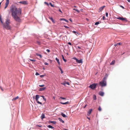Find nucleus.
I'll use <instances>...</instances> for the list:
<instances>
[{"label":"nucleus","mask_w":130,"mask_h":130,"mask_svg":"<svg viewBox=\"0 0 130 130\" xmlns=\"http://www.w3.org/2000/svg\"><path fill=\"white\" fill-rule=\"evenodd\" d=\"M0 88H1V89L2 91H3L4 90H3V89L1 87H0Z\"/></svg>","instance_id":"nucleus-58"},{"label":"nucleus","mask_w":130,"mask_h":130,"mask_svg":"<svg viewBox=\"0 0 130 130\" xmlns=\"http://www.w3.org/2000/svg\"><path fill=\"white\" fill-rule=\"evenodd\" d=\"M61 84L64 85V86L66 85V83H61Z\"/></svg>","instance_id":"nucleus-39"},{"label":"nucleus","mask_w":130,"mask_h":130,"mask_svg":"<svg viewBox=\"0 0 130 130\" xmlns=\"http://www.w3.org/2000/svg\"><path fill=\"white\" fill-rule=\"evenodd\" d=\"M64 130H68L67 129H64Z\"/></svg>","instance_id":"nucleus-62"},{"label":"nucleus","mask_w":130,"mask_h":130,"mask_svg":"<svg viewBox=\"0 0 130 130\" xmlns=\"http://www.w3.org/2000/svg\"><path fill=\"white\" fill-rule=\"evenodd\" d=\"M62 58L63 60V61L65 62H66L67 61V60L64 59L63 56V55H62Z\"/></svg>","instance_id":"nucleus-22"},{"label":"nucleus","mask_w":130,"mask_h":130,"mask_svg":"<svg viewBox=\"0 0 130 130\" xmlns=\"http://www.w3.org/2000/svg\"><path fill=\"white\" fill-rule=\"evenodd\" d=\"M36 43L38 45H40V43L39 41H37Z\"/></svg>","instance_id":"nucleus-31"},{"label":"nucleus","mask_w":130,"mask_h":130,"mask_svg":"<svg viewBox=\"0 0 130 130\" xmlns=\"http://www.w3.org/2000/svg\"><path fill=\"white\" fill-rule=\"evenodd\" d=\"M64 27H65L66 28H69L68 27V26H64Z\"/></svg>","instance_id":"nucleus-44"},{"label":"nucleus","mask_w":130,"mask_h":130,"mask_svg":"<svg viewBox=\"0 0 130 130\" xmlns=\"http://www.w3.org/2000/svg\"><path fill=\"white\" fill-rule=\"evenodd\" d=\"M39 86L40 87H43L44 86V85H39Z\"/></svg>","instance_id":"nucleus-40"},{"label":"nucleus","mask_w":130,"mask_h":130,"mask_svg":"<svg viewBox=\"0 0 130 130\" xmlns=\"http://www.w3.org/2000/svg\"><path fill=\"white\" fill-rule=\"evenodd\" d=\"M77 48H78V49H81V47L80 46H77Z\"/></svg>","instance_id":"nucleus-41"},{"label":"nucleus","mask_w":130,"mask_h":130,"mask_svg":"<svg viewBox=\"0 0 130 130\" xmlns=\"http://www.w3.org/2000/svg\"><path fill=\"white\" fill-rule=\"evenodd\" d=\"M59 11L60 12H61V13H62V12L61 11V10L60 9H59Z\"/></svg>","instance_id":"nucleus-55"},{"label":"nucleus","mask_w":130,"mask_h":130,"mask_svg":"<svg viewBox=\"0 0 130 130\" xmlns=\"http://www.w3.org/2000/svg\"><path fill=\"white\" fill-rule=\"evenodd\" d=\"M0 19L1 21V23H3V21H2V19H1V17H0Z\"/></svg>","instance_id":"nucleus-53"},{"label":"nucleus","mask_w":130,"mask_h":130,"mask_svg":"<svg viewBox=\"0 0 130 130\" xmlns=\"http://www.w3.org/2000/svg\"><path fill=\"white\" fill-rule=\"evenodd\" d=\"M42 125H36V127H42Z\"/></svg>","instance_id":"nucleus-30"},{"label":"nucleus","mask_w":130,"mask_h":130,"mask_svg":"<svg viewBox=\"0 0 130 130\" xmlns=\"http://www.w3.org/2000/svg\"><path fill=\"white\" fill-rule=\"evenodd\" d=\"M107 77H104L103 78V80L99 83V85L102 87L105 86H106V80L107 79Z\"/></svg>","instance_id":"nucleus-3"},{"label":"nucleus","mask_w":130,"mask_h":130,"mask_svg":"<svg viewBox=\"0 0 130 130\" xmlns=\"http://www.w3.org/2000/svg\"><path fill=\"white\" fill-rule=\"evenodd\" d=\"M72 32L74 34H76V32L75 31H72ZM77 33L78 34V33H77Z\"/></svg>","instance_id":"nucleus-49"},{"label":"nucleus","mask_w":130,"mask_h":130,"mask_svg":"<svg viewBox=\"0 0 130 130\" xmlns=\"http://www.w3.org/2000/svg\"><path fill=\"white\" fill-rule=\"evenodd\" d=\"M59 69H60V71H61V74H62V73H63V71H62V69H61V68L60 67H59Z\"/></svg>","instance_id":"nucleus-28"},{"label":"nucleus","mask_w":130,"mask_h":130,"mask_svg":"<svg viewBox=\"0 0 130 130\" xmlns=\"http://www.w3.org/2000/svg\"><path fill=\"white\" fill-rule=\"evenodd\" d=\"M87 118L89 120H90V118L89 117H87Z\"/></svg>","instance_id":"nucleus-61"},{"label":"nucleus","mask_w":130,"mask_h":130,"mask_svg":"<svg viewBox=\"0 0 130 130\" xmlns=\"http://www.w3.org/2000/svg\"><path fill=\"white\" fill-rule=\"evenodd\" d=\"M115 61L113 60L111 62L110 64L111 65H113L115 64Z\"/></svg>","instance_id":"nucleus-26"},{"label":"nucleus","mask_w":130,"mask_h":130,"mask_svg":"<svg viewBox=\"0 0 130 130\" xmlns=\"http://www.w3.org/2000/svg\"><path fill=\"white\" fill-rule=\"evenodd\" d=\"M73 59H75V60H76L77 59V58H76V57H74L73 58Z\"/></svg>","instance_id":"nucleus-52"},{"label":"nucleus","mask_w":130,"mask_h":130,"mask_svg":"<svg viewBox=\"0 0 130 130\" xmlns=\"http://www.w3.org/2000/svg\"><path fill=\"white\" fill-rule=\"evenodd\" d=\"M41 118L42 119H43L45 118V115L44 114H42L41 116Z\"/></svg>","instance_id":"nucleus-19"},{"label":"nucleus","mask_w":130,"mask_h":130,"mask_svg":"<svg viewBox=\"0 0 130 130\" xmlns=\"http://www.w3.org/2000/svg\"><path fill=\"white\" fill-rule=\"evenodd\" d=\"M46 51H47V52H50V50L49 49H47L46 50Z\"/></svg>","instance_id":"nucleus-51"},{"label":"nucleus","mask_w":130,"mask_h":130,"mask_svg":"<svg viewBox=\"0 0 130 130\" xmlns=\"http://www.w3.org/2000/svg\"><path fill=\"white\" fill-rule=\"evenodd\" d=\"M66 84H67L69 85V84L68 82H65Z\"/></svg>","instance_id":"nucleus-38"},{"label":"nucleus","mask_w":130,"mask_h":130,"mask_svg":"<svg viewBox=\"0 0 130 130\" xmlns=\"http://www.w3.org/2000/svg\"><path fill=\"white\" fill-rule=\"evenodd\" d=\"M117 19L121 20H122V21H124L126 20V18H124L122 17H120L118 18H117Z\"/></svg>","instance_id":"nucleus-9"},{"label":"nucleus","mask_w":130,"mask_h":130,"mask_svg":"<svg viewBox=\"0 0 130 130\" xmlns=\"http://www.w3.org/2000/svg\"><path fill=\"white\" fill-rule=\"evenodd\" d=\"M60 20H63L65 21L66 22H68V21L64 19H60Z\"/></svg>","instance_id":"nucleus-25"},{"label":"nucleus","mask_w":130,"mask_h":130,"mask_svg":"<svg viewBox=\"0 0 130 130\" xmlns=\"http://www.w3.org/2000/svg\"><path fill=\"white\" fill-rule=\"evenodd\" d=\"M99 94L102 96H103L104 95V93L102 91H100L99 92Z\"/></svg>","instance_id":"nucleus-13"},{"label":"nucleus","mask_w":130,"mask_h":130,"mask_svg":"<svg viewBox=\"0 0 130 130\" xmlns=\"http://www.w3.org/2000/svg\"><path fill=\"white\" fill-rule=\"evenodd\" d=\"M36 75H39V74L38 72H36Z\"/></svg>","instance_id":"nucleus-46"},{"label":"nucleus","mask_w":130,"mask_h":130,"mask_svg":"<svg viewBox=\"0 0 130 130\" xmlns=\"http://www.w3.org/2000/svg\"><path fill=\"white\" fill-rule=\"evenodd\" d=\"M74 7H76V6H74Z\"/></svg>","instance_id":"nucleus-64"},{"label":"nucleus","mask_w":130,"mask_h":130,"mask_svg":"<svg viewBox=\"0 0 130 130\" xmlns=\"http://www.w3.org/2000/svg\"><path fill=\"white\" fill-rule=\"evenodd\" d=\"M10 20L7 18L6 19V21H5L6 25H9L10 23Z\"/></svg>","instance_id":"nucleus-6"},{"label":"nucleus","mask_w":130,"mask_h":130,"mask_svg":"<svg viewBox=\"0 0 130 130\" xmlns=\"http://www.w3.org/2000/svg\"><path fill=\"white\" fill-rule=\"evenodd\" d=\"M45 76V75H40V76L41 77H44Z\"/></svg>","instance_id":"nucleus-42"},{"label":"nucleus","mask_w":130,"mask_h":130,"mask_svg":"<svg viewBox=\"0 0 130 130\" xmlns=\"http://www.w3.org/2000/svg\"><path fill=\"white\" fill-rule=\"evenodd\" d=\"M117 44L118 45H121L122 44V43H117Z\"/></svg>","instance_id":"nucleus-48"},{"label":"nucleus","mask_w":130,"mask_h":130,"mask_svg":"<svg viewBox=\"0 0 130 130\" xmlns=\"http://www.w3.org/2000/svg\"><path fill=\"white\" fill-rule=\"evenodd\" d=\"M93 99L94 100H96V96L95 95H93Z\"/></svg>","instance_id":"nucleus-32"},{"label":"nucleus","mask_w":130,"mask_h":130,"mask_svg":"<svg viewBox=\"0 0 130 130\" xmlns=\"http://www.w3.org/2000/svg\"><path fill=\"white\" fill-rule=\"evenodd\" d=\"M127 1L128 2L130 3V0H127Z\"/></svg>","instance_id":"nucleus-59"},{"label":"nucleus","mask_w":130,"mask_h":130,"mask_svg":"<svg viewBox=\"0 0 130 130\" xmlns=\"http://www.w3.org/2000/svg\"><path fill=\"white\" fill-rule=\"evenodd\" d=\"M99 24V23L98 22H97L95 23V25H98Z\"/></svg>","instance_id":"nucleus-35"},{"label":"nucleus","mask_w":130,"mask_h":130,"mask_svg":"<svg viewBox=\"0 0 130 130\" xmlns=\"http://www.w3.org/2000/svg\"><path fill=\"white\" fill-rule=\"evenodd\" d=\"M36 55L37 56H39L40 58H42V56L41 55L38 54V53H36Z\"/></svg>","instance_id":"nucleus-27"},{"label":"nucleus","mask_w":130,"mask_h":130,"mask_svg":"<svg viewBox=\"0 0 130 130\" xmlns=\"http://www.w3.org/2000/svg\"><path fill=\"white\" fill-rule=\"evenodd\" d=\"M49 4L51 7H54V6L51 3H49Z\"/></svg>","instance_id":"nucleus-37"},{"label":"nucleus","mask_w":130,"mask_h":130,"mask_svg":"<svg viewBox=\"0 0 130 130\" xmlns=\"http://www.w3.org/2000/svg\"><path fill=\"white\" fill-rule=\"evenodd\" d=\"M98 110L99 111H101L102 110V109L101 108L100 106H99L98 108Z\"/></svg>","instance_id":"nucleus-29"},{"label":"nucleus","mask_w":130,"mask_h":130,"mask_svg":"<svg viewBox=\"0 0 130 130\" xmlns=\"http://www.w3.org/2000/svg\"><path fill=\"white\" fill-rule=\"evenodd\" d=\"M9 0H6L5 3V9L8 6L9 4Z\"/></svg>","instance_id":"nucleus-5"},{"label":"nucleus","mask_w":130,"mask_h":130,"mask_svg":"<svg viewBox=\"0 0 130 130\" xmlns=\"http://www.w3.org/2000/svg\"><path fill=\"white\" fill-rule=\"evenodd\" d=\"M73 10H75L76 11L78 12H79V10H77V9H76L74 8V9H73Z\"/></svg>","instance_id":"nucleus-33"},{"label":"nucleus","mask_w":130,"mask_h":130,"mask_svg":"<svg viewBox=\"0 0 130 130\" xmlns=\"http://www.w3.org/2000/svg\"><path fill=\"white\" fill-rule=\"evenodd\" d=\"M10 11L12 17L15 21L18 22H21L19 17L21 13V9L20 8L17 9L15 6L12 5L10 8Z\"/></svg>","instance_id":"nucleus-1"},{"label":"nucleus","mask_w":130,"mask_h":130,"mask_svg":"<svg viewBox=\"0 0 130 130\" xmlns=\"http://www.w3.org/2000/svg\"><path fill=\"white\" fill-rule=\"evenodd\" d=\"M47 127L49 128H51L52 129H53L54 128V127H53L51 125H48Z\"/></svg>","instance_id":"nucleus-24"},{"label":"nucleus","mask_w":130,"mask_h":130,"mask_svg":"<svg viewBox=\"0 0 130 130\" xmlns=\"http://www.w3.org/2000/svg\"><path fill=\"white\" fill-rule=\"evenodd\" d=\"M60 98L62 100H65L66 99L65 98L63 97H60Z\"/></svg>","instance_id":"nucleus-43"},{"label":"nucleus","mask_w":130,"mask_h":130,"mask_svg":"<svg viewBox=\"0 0 130 130\" xmlns=\"http://www.w3.org/2000/svg\"><path fill=\"white\" fill-rule=\"evenodd\" d=\"M117 45H117V44H114V46L115 47H116V46Z\"/></svg>","instance_id":"nucleus-57"},{"label":"nucleus","mask_w":130,"mask_h":130,"mask_svg":"<svg viewBox=\"0 0 130 130\" xmlns=\"http://www.w3.org/2000/svg\"><path fill=\"white\" fill-rule=\"evenodd\" d=\"M76 61L77 62L79 63H82L83 62L82 59L79 60L77 59L76 60Z\"/></svg>","instance_id":"nucleus-10"},{"label":"nucleus","mask_w":130,"mask_h":130,"mask_svg":"<svg viewBox=\"0 0 130 130\" xmlns=\"http://www.w3.org/2000/svg\"><path fill=\"white\" fill-rule=\"evenodd\" d=\"M60 103L63 105L66 104H68L69 103V102H67L65 103H62V102H61Z\"/></svg>","instance_id":"nucleus-18"},{"label":"nucleus","mask_w":130,"mask_h":130,"mask_svg":"<svg viewBox=\"0 0 130 130\" xmlns=\"http://www.w3.org/2000/svg\"><path fill=\"white\" fill-rule=\"evenodd\" d=\"M19 3L22 4L24 5H27L28 4L27 2L25 1H21L19 2Z\"/></svg>","instance_id":"nucleus-8"},{"label":"nucleus","mask_w":130,"mask_h":130,"mask_svg":"<svg viewBox=\"0 0 130 130\" xmlns=\"http://www.w3.org/2000/svg\"><path fill=\"white\" fill-rule=\"evenodd\" d=\"M46 88L45 87L43 88H40L39 89V91H43V90H45L46 89Z\"/></svg>","instance_id":"nucleus-15"},{"label":"nucleus","mask_w":130,"mask_h":130,"mask_svg":"<svg viewBox=\"0 0 130 130\" xmlns=\"http://www.w3.org/2000/svg\"><path fill=\"white\" fill-rule=\"evenodd\" d=\"M69 20H70L72 22V20L71 19H69Z\"/></svg>","instance_id":"nucleus-60"},{"label":"nucleus","mask_w":130,"mask_h":130,"mask_svg":"<svg viewBox=\"0 0 130 130\" xmlns=\"http://www.w3.org/2000/svg\"><path fill=\"white\" fill-rule=\"evenodd\" d=\"M55 59L57 61V62L58 63V64L59 65L60 64V63L59 61V59L58 58H55Z\"/></svg>","instance_id":"nucleus-17"},{"label":"nucleus","mask_w":130,"mask_h":130,"mask_svg":"<svg viewBox=\"0 0 130 130\" xmlns=\"http://www.w3.org/2000/svg\"><path fill=\"white\" fill-rule=\"evenodd\" d=\"M97 84L93 83L89 87L92 89H94L96 88V86L97 85Z\"/></svg>","instance_id":"nucleus-4"},{"label":"nucleus","mask_w":130,"mask_h":130,"mask_svg":"<svg viewBox=\"0 0 130 130\" xmlns=\"http://www.w3.org/2000/svg\"><path fill=\"white\" fill-rule=\"evenodd\" d=\"M102 19L103 20H104L105 19V16H103Z\"/></svg>","instance_id":"nucleus-54"},{"label":"nucleus","mask_w":130,"mask_h":130,"mask_svg":"<svg viewBox=\"0 0 130 130\" xmlns=\"http://www.w3.org/2000/svg\"><path fill=\"white\" fill-rule=\"evenodd\" d=\"M86 105H85V106H84V108H85V107H86Z\"/></svg>","instance_id":"nucleus-63"},{"label":"nucleus","mask_w":130,"mask_h":130,"mask_svg":"<svg viewBox=\"0 0 130 130\" xmlns=\"http://www.w3.org/2000/svg\"><path fill=\"white\" fill-rule=\"evenodd\" d=\"M58 119L60 122H62V123H64V121L62 120V119L61 118H58Z\"/></svg>","instance_id":"nucleus-16"},{"label":"nucleus","mask_w":130,"mask_h":130,"mask_svg":"<svg viewBox=\"0 0 130 130\" xmlns=\"http://www.w3.org/2000/svg\"><path fill=\"white\" fill-rule=\"evenodd\" d=\"M108 13L107 12H106V17H108Z\"/></svg>","instance_id":"nucleus-47"},{"label":"nucleus","mask_w":130,"mask_h":130,"mask_svg":"<svg viewBox=\"0 0 130 130\" xmlns=\"http://www.w3.org/2000/svg\"><path fill=\"white\" fill-rule=\"evenodd\" d=\"M61 115L63 117L65 118L67 117V116H66V115L63 113H61Z\"/></svg>","instance_id":"nucleus-23"},{"label":"nucleus","mask_w":130,"mask_h":130,"mask_svg":"<svg viewBox=\"0 0 130 130\" xmlns=\"http://www.w3.org/2000/svg\"><path fill=\"white\" fill-rule=\"evenodd\" d=\"M29 60H30V61H33V62H35L36 61V60H34V59H29Z\"/></svg>","instance_id":"nucleus-34"},{"label":"nucleus","mask_w":130,"mask_h":130,"mask_svg":"<svg viewBox=\"0 0 130 130\" xmlns=\"http://www.w3.org/2000/svg\"><path fill=\"white\" fill-rule=\"evenodd\" d=\"M92 111V109H90L88 111V113L87 114V115L88 116H89L91 114Z\"/></svg>","instance_id":"nucleus-11"},{"label":"nucleus","mask_w":130,"mask_h":130,"mask_svg":"<svg viewBox=\"0 0 130 130\" xmlns=\"http://www.w3.org/2000/svg\"><path fill=\"white\" fill-rule=\"evenodd\" d=\"M44 3L45 4H46V5H47V6H48L49 5V4H48V3H47V2H44Z\"/></svg>","instance_id":"nucleus-36"},{"label":"nucleus","mask_w":130,"mask_h":130,"mask_svg":"<svg viewBox=\"0 0 130 130\" xmlns=\"http://www.w3.org/2000/svg\"><path fill=\"white\" fill-rule=\"evenodd\" d=\"M44 64L46 65H48V64L47 62H45L44 63Z\"/></svg>","instance_id":"nucleus-45"},{"label":"nucleus","mask_w":130,"mask_h":130,"mask_svg":"<svg viewBox=\"0 0 130 130\" xmlns=\"http://www.w3.org/2000/svg\"><path fill=\"white\" fill-rule=\"evenodd\" d=\"M50 123H52V124H55L56 123V122L55 121H49Z\"/></svg>","instance_id":"nucleus-21"},{"label":"nucleus","mask_w":130,"mask_h":130,"mask_svg":"<svg viewBox=\"0 0 130 130\" xmlns=\"http://www.w3.org/2000/svg\"><path fill=\"white\" fill-rule=\"evenodd\" d=\"M105 7V6H104L102 7H101L100 8L99 10V12L100 11H101Z\"/></svg>","instance_id":"nucleus-12"},{"label":"nucleus","mask_w":130,"mask_h":130,"mask_svg":"<svg viewBox=\"0 0 130 130\" xmlns=\"http://www.w3.org/2000/svg\"><path fill=\"white\" fill-rule=\"evenodd\" d=\"M48 18L52 21L54 23H55V22L53 19L52 17L49 16Z\"/></svg>","instance_id":"nucleus-14"},{"label":"nucleus","mask_w":130,"mask_h":130,"mask_svg":"<svg viewBox=\"0 0 130 130\" xmlns=\"http://www.w3.org/2000/svg\"><path fill=\"white\" fill-rule=\"evenodd\" d=\"M40 96L42 97L43 98V99L44 100L45 102H46V99L45 98H44V96L43 95L40 96L39 95H36L35 99L37 103L39 104H40L42 105V103L38 101L39 99L40 98Z\"/></svg>","instance_id":"nucleus-2"},{"label":"nucleus","mask_w":130,"mask_h":130,"mask_svg":"<svg viewBox=\"0 0 130 130\" xmlns=\"http://www.w3.org/2000/svg\"><path fill=\"white\" fill-rule=\"evenodd\" d=\"M5 27L6 29L8 30H9L11 29V27L9 25H6L5 26Z\"/></svg>","instance_id":"nucleus-7"},{"label":"nucleus","mask_w":130,"mask_h":130,"mask_svg":"<svg viewBox=\"0 0 130 130\" xmlns=\"http://www.w3.org/2000/svg\"><path fill=\"white\" fill-rule=\"evenodd\" d=\"M19 97L18 96H17L15 98H13L12 100V101L15 100L19 98Z\"/></svg>","instance_id":"nucleus-20"},{"label":"nucleus","mask_w":130,"mask_h":130,"mask_svg":"<svg viewBox=\"0 0 130 130\" xmlns=\"http://www.w3.org/2000/svg\"><path fill=\"white\" fill-rule=\"evenodd\" d=\"M68 44H69L70 45H71V44H72L70 42H68Z\"/></svg>","instance_id":"nucleus-56"},{"label":"nucleus","mask_w":130,"mask_h":130,"mask_svg":"<svg viewBox=\"0 0 130 130\" xmlns=\"http://www.w3.org/2000/svg\"><path fill=\"white\" fill-rule=\"evenodd\" d=\"M120 6L121 7V8H122L124 9V8L123 6Z\"/></svg>","instance_id":"nucleus-50"}]
</instances>
